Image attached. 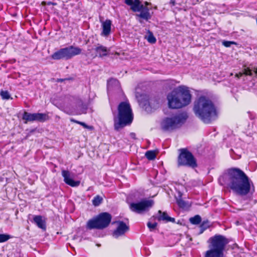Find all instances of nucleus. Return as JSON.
I'll list each match as a JSON object with an SVG mask.
<instances>
[{"mask_svg": "<svg viewBox=\"0 0 257 257\" xmlns=\"http://www.w3.org/2000/svg\"><path fill=\"white\" fill-rule=\"evenodd\" d=\"M221 179L231 190L238 194L245 195L254 190L252 181L239 169H229L227 174L220 178V181Z\"/></svg>", "mask_w": 257, "mask_h": 257, "instance_id": "nucleus-1", "label": "nucleus"}, {"mask_svg": "<svg viewBox=\"0 0 257 257\" xmlns=\"http://www.w3.org/2000/svg\"><path fill=\"white\" fill-rule=\"evenodd\" d=\"M194 111L204 122L209 123L217 116V110L212 102L204 96L199 97L195 102Z\"/></svg>", "mask_w": 257, "mask_h": 257, "instance_id": "nucleus-2", "label": "nucleus"}, {"mask_svg": "<svg viewBox=\"0 0 257 257\" xmlns=\"http://www.w3.org/2000/svg\"><path fill=\"white\" fill-rule=\"evenodd\" d=\"M192 96L189 87L180 85L167 95L168 106L173 109L181 108L189 104Z\"/></svg>", "mask_w": 257, "mask_h": 257, "instance_id": "nucleus-3", "label": "nucleus"}, {"mask_svg": "<svg viewBox=\"0 0 257 257\" xmlns=\"http://www.w3.org/2000/svg\"><path fill=\"white\" fill-rule=\"evenodd\" d=\"M117 109V114L114 115V127L117 131L130 124L134 118L131 105L127 101L120 103Z\"/></svg>", "mask_w": 257, "mask_h": 257, "instance_id": "nucleus-4", "label": "nucleus"}, {"mask_svg": "<svg viewBox=\"0 0 257 257\" xmlns=\"http://www.w3.org/2000/svg\"><path fill=\"white\" fill-rule=\"evenodd\" d=\"M209 249L206 252L205 257H223V250L228 243L223 236L216 235L209 239Z\"/></svg>", "mask_w": 257, "mask_h": 257, "instance_id": "nucleus-5", "label": "nucleus"}, {"mask_svg": "<svg viewBox=\"0 0 257 257\" xmlns=\"http://www.w3.org/2000/svg\"><path fill=\"white\" fill-rule=\"evenodd\" d=\"M187 117V114L185 112L165 117L161 122V128L164 131H169L178 128L185 122Z\"/></svg>", "mask_w": 257, "mask_h": 257, "instance_id": "nucleus-6", "label": "nucleus"}, {"mask_svg": "<svg viewBox=\"0 0 257 257\" xmlns=\"http://www.w3.org/2000/svg\"><path fill=\"white\" fill-rule=\"evenodd\" d=\"M111 219V216L110 214L107 212L101 213L87 222V228L89 229H103L109 225Z\"/></svg>", "mask_w": 257, "mask_h": 257, "instance_id": "nucleus-7", "label": "nucleus"}, {"mask_svg": "<svg viewBox=\"0 0 257 257\" xmlns=\"http://www.w3.org/2000/svg\"><path fill=\"white\" fill-rule=\"evenodd\" d=\"M81 53V49L77 47L71 46L68 47L60 49L55 52L51 57L54 60L65 59H70L73 57L78 55Z\"/></svg>", "mask_w": 257, "mask_h": 257, "instance_id": "nucleus-8", "label": "nucleus"}, {"mask_svg": "<svg viewBox=\"0 0 257 257\" xmlns=\"http://www.w3.org/2000/svg\"><path fill=\"white\" fill-rule=\"evenodd\" d=\"M154 201L151 199H144L140 202L130 204V209L136 213L143 214L148 211L153 206Z\"/></svg>", "mask_w": 257, "mask_h": 257, "instance_id": "nucleus-9", "label": "nucleus"}, {"mask_svg": "<svg viewBox=\"0 0 257 257\" xmlns=\"http://www.w3.org/2000/svg\"><path fill=\"white\" fill-rule=\"evenodd\" d=\"M179 166H187L192 168L197 166L196 160L193 155L186 149L181 150L178 159Z\"/></svg>", "mask_w": 257, "mask_h": 257, "instance_id": "nucleus-10", "label": "nucleus"}, {"mask_svg": "<svg viewBox=\"0 0 257 257\" xmlns=\"http://www.w3.org/2000/svg\"><path fill=\"white\" fill-rule=\"evenodd\" d=\"M136 97L138 99L140 105H141L146 111L151 112L153 109H155L159 106V103L157 101L155 100H145L144 101L139 97V95L137 94Z\"/></svg>", "mask_w": 257, "mask_h": 257, "instance_id": "nucleus-11", "label": "nucleus"}, {"mask_svg": "<svg viewBox=\"0 0 257 257\" xmlns=\"http://www.w3.org/2000/svg\"><path fill=\"white\" fill-rule=\"evenodd\" d=\"M116 229L112 233V236L115 238L123 235L128 230V226L122 221H117Z\"/></svg>", "mask_w": 257, "mask_h": 257, "instance_id": "nucleus-12", "label": "nucleus"}, {"mask_svg": "<svg viewBox=\"0 0 257 257\" xmlns=\"http://www.w3.org/2000/svg\"><path fill=\"white\" fill-rule=\"evenodd\" d=\"M62 175L64 178V181L67 185L74 187L78 186L80 184V181L73 180V175L68 171L63 170Z\"/></svg>", "mask_w": 257, "mask_h": 257, "instance_id": "nucleus-13", "label": "nucleus"}, {"mask_svg": "<svg viewBox=\"0 0 257 257\" xmlns=\"http://www.w3.org/2000/svg\"><path fill=\"white\" fill-rule=\"evenodd\" d=\"M125 3L131 7V10L134 12L140 11L143 6L139 0H125Z\"/></svg>", "mask_w": 257, "mask_h": 257, "instance_id": "nucleus-14", "label": "nucleus"}, {"mask_svg": "<svg viewBox=\"0 0 257 257\" xmlns=\"http://www.w3.org/2000/svg\"><path fill=\"white\" fill-rule=\"evenodd\" d=\"M102 31L101 33V36L107 37L111 32V21L109 20H106L101 22Z\"/></svg>", "mask_w": 257, "mask_h": 257, "instance_id": "nucleus-15", "label": "nucleus"}, {"mask_svg": "<svg viewBox=\"0 0 257 257\" xmlns=\"http://www.w3.org/2000/svg\"><path fill=\"white\" fill-rule=\"evenodd\" d=\"M34 221L38 227L43 230L46 229V221L45 219L41 215H36L34 217Z\"/></svg>", "mask_w": 257, "mask_h": 257, "instance_id": "nucleus-16", "label": "nucleus"}, {"mask_svg": "<svg viewBox=\"0 0 257 257\" xmlns=\"http://www.w3.org/2000/svg\"><path fill=\"white\" fill-rule=\"evenodd\" d=\"M140 14L138 15L140 18L148 21L151 18V15L149 13V9L146 7L143 6V8H141V10L139 11Z\"/></svg>", "mask_w": 257, "mask_h": 257, "instance_id": "nucleus-17", "label": "nucleus"}, {"mask_svg": "<svg viewBox=\"0 0 257 257\" xmlns=\"http://www.w3.org/2000/svg\"><path fill=\"white\" fill-rule=\"evenodd\" d=\"M159 215L158 216V219L165 222H175V218H172L168 216L165 212H162L159 210L158 212Z\"/></svg>", "mask_w": 257, "mask_h": 257, "instance_id": "nucleus-18", "label": "nucleus"}, {"mask_svg": "<svg viewBox=\"0 0 257 257\" xmlns=\"http://www.w3.org/2000/svg\"><path fill=\"white\" fill-rule=\"evenodd\" d=\"M95 51L99 54L100 57H102L107 55L108 50L106 47L102 45H98L95 48Z\"/></svg>", "mask_w": 257, "mask_h": 257, "instance_id": "nucleus-19", "label": "nucleus"}, {"mask_svg": "<svg viewBox=\"0 0 257 257\" xmlns=\"http://www.w3.org/2000/svg\"><path fill=\"white\" fill-rule=\"evenodd\" d=\"M34 121H44L48 119V116L46 113H35Z\"/></svg>", "mask_w": 257, "mask_h": 257, "instance_id": "nucleus-20", "label": "nucleus"}, {"mask_svg": "<svg viewBox=\"0 0 257 257\" xmlns=\"http://www.w3.org/2000/svg\"><path fill=\"white\" fill-rule=\"evenodd\" d=\"M119 83L116 79L111 78L107 81V87L108 89H112L113 87L119 88Z\"/></svg>", "mask_w": 257, "mask_h": 257, "instance_id": "nucleus-21", "label": "nucleus"}, {"mask_svg": "<svg viewBox=\"0 0 257 257\" xmlns=\"http://www.w3.org/2000/svg\"><path fill=\"white\" fill-rule=\"evenodd\" d=\"M145 38L150 43L154 44L156 42V39L153 34L150 31H148L147 35H146Z\"/></svg>", "mask_w": 257, "mask_h": 257, "instance_id": "nucleus-22", "label": "nucleus"}, {"mask_svg": "<svg viewBox=\"0 0 257 257\" xmlns=\"http://www.w3.org/2000/svg\"><path fill=\"white\" fill-rule=\"evenodd\" d=\"M34 113L25 112L23 114V119L25 120L26 121H34Z\"/></svg>", "mask_w": 257, "mask_h": 257, "instance_id": "nucleus-23", "label": "nucleus"}, {"mask_svg": "<svg viewBox=\"0 0 257 257\" xmlns=\"http://www.w3.org/2000/svg\"><path fill=\"white\" fill-rule=\"evenodd\" d=\"M243 74L245 75H251L252 72L251 70H250L248 68H244L242 72H239L236 74L235 77L239 78L241 77Z\"/></svg>", "mask_w": 257, "mask_h": 257, "instance_id": "nucleus-24", "label": "nucleus"}, {"mask_svg": "<svg viewBox=\"0 0 257 257\" xmlns=\"http://www.w3.org/2000/svg\"><path fill=\"white\" fill-rule=\"evenodd\" d=\"M102 200L103 199L101 197L97 195L92 200V204L95 206H98L101 203Z\"/></svg>", "mask_w": 257, "mask_h": 257, "instance_id": "nucleus-25", "label": "nucleus"}, {"mask_svg": "<svg viewBox=\"0 0 257 257\" xmlns=\"http://www.w3.org/2000/svg\"><path fill=\"white\" fill-rule=\"evenodd\" d=\"M146 157L148 159L150 160H152L155 159L156 157V154L155 151H148L146 153Z\"/></svg>", "mask_w": 257, "mask_h": 257, "instance_id": "nucleus-26", "label": "nucleus"}, {"mask_svg": "<svg viewBox=\"0 0 257 257\" xmlns=\"http://www.w3.org/2000/svg\"><path fill=\"white\" fill-rule=\"evenodd\" d=\"M0 95L3 99L8 100L10 98L12 99L9 92L7 90H2L0 92Z\"/></svg>", "mask_w": 257, "mask_h": 257, "instance_id": "nucleus-27", "label": "nucleus"}, {"mask_svg": "<svg viewBox=\"0 0 257 257\" xmlns=\"http://www.w3.org/2000/svg\"><path fill=\"white\" fill-rule=\"evenodd\" d=\"M201 221V218L199 215H196L194 217L190 218V222L193 224H198L200 223Z\"/></svg>", "mask_w": 257, "mask_h": 257, "instance_id": "nucleus-28", "label": "nucleus"}, {"mask_svg": "<svg viewBox=\"0 0 257 257\" xmlns=\"http://www.w3.org/2000/svg\"><path fill=\"white\" fill-rule=\"evenodd\" d=\"M10 235L8 234H0V242L7 241L10 238Z\"/></svg>", "mask_w": 257, "mask_h": 257, "instance_id": "nucleus-29", "label": "nucleus"}, {"mask_svg": "<svg viewBox=\"0 0 257 257\" xmlns=\"http://www.w3.org/2000/svg\"><path fill=\"white\" fill-rule=\"evenodd\" d=\"M157 224L156 222L151 223L150 222H149L147 224L148 227L149 228L150 230H154L157 226Z\"/></svg>", "mask_w": 257, "mask_h": 257, "instance_id": "nucleus-30", "label": "nucleus"}, {"mask_svg": "<svg viewBox=\"0 0 257 257\" xmlns=\"http://www.w3.org/2000/svg\"><path fill=\"white\" fill-rule=\"evenodd\" d=\"M178 205L182 208H184L186 206L185 202L182 200H179L177 201Z\"/></svg>", "mask_w": 257, "mask_h": 257, "instance_id": "nucleus-31", "label": "nucleus"}, {"mask_svg": "<svg viewBox=\"0 0 257 257\" xmlns=\"http://www.w3.org/2000/svg\"><path fill=\"white\" fill-rule=\"evenodd\" d=\"M234 43L232 41H223L222 43L223 45L226 47H229L231 44Z\"/></svg>", "mask_w": 257, "mask_h": 257, "instance_id": "nucleus-32", "label": "nucleus"}, {"mask_svg": "<svg viewBox=\"0 0 257 257\" xmlns=\"http://www.w3.org/2000/svg\"><path fill=\"white\" fill-rule=\"evenodd\" d=\"M86 106H85V107H83V108L80 110L78 114H80L82 113H85L86 112Z\"/></svg>", "mask_w": 257, "mask_h": 257, "instance_id": "nucleus-33", "label": "nucleus"}, {"mask_svg": "<svg viewBox=\"0 0 257 257\" xmlns=\"http://www.w3.org/2000/svg\"><path fill=\"white\" fill-rule=\"evenodd\" d=\"M80 124L82 126H83L84 128L91 129V127L87 125L86 124H85L84 122H82L81 123H80Z\"/></svg>", "mask_w": 257, "mask_h": 257, "instance_id": "nucleus-34", "label": "nucleus"}, {"mask_svg": "<svg viewBox=\"0 0 257 257\" xmlns=\"http://www.w3.org/2000/svg\"><path fill=\"white\" fill-rule=\"evenodd\" d=\"M70 121L71 122H75V123H78V124H80V123H81L82 122L81 121H78V120H76L73 118H71L70 119Z\"/></svg>", "mask_w": 257, "mask_h": 257, "instance_id": "nucleus-35", "label": "nucleus"}, {"mask_svg": "<svg viewBox=\"0 0 257 257\" xmlns=\"http://www.w3.org/2000/svg\"><path fill=\"white\" fill-rule=\"evenodd\" d=\"M70 121L71 122H75V123H78V124H80V123H81L82 122L81 121H78V120H76L73 118H71L70 119Z\"/></svg>", "mask_w": 257, "mask_h": 257, "instance_id": "nucleus-36", "label": "nucleus"}, {"mask_svg": "<svg viewBox=\"0 0 257 257\" xmlns=\"http://www.w3.org/2000/svg\"><path fill=\"white\" fill-rule=\"evenodd\" d=\"M255 73L257 74V68H256L254 70Z\"/></svg>", "mask_w": 257, "mask_h": 257, "instance_id": "nucleus-37", "label": "nucleus"}, {"mask_svg": "<svg viewBox=\"0 0 257 257\" xmlns=\"http://www.w3.org/2000/svg\"><path fill=\"white\" fill-rule=\"evenodd\" d=\"M141 97H143V99H144V98H145V97H146V96H145V95H141Z\"/></svg>", "mask_w": 257, "mask_h": 257, "instance_id": "nucleus-38", "label": "nucleus"}, {"mask_svg": "<svg viewBox=\"0 0 257 257\" xmlns=\"http://www.w3.org/2000/svg\"><path fill=\"white\" fill-rule=\"evenodd\" d=\"M145 4H146V6H147V5H149V3H148V2H146V3H145Z\"/></svg>", "mask_w": 257, "mask_h": 257, "instance_id": "nucleus-39", "label": "nucleus"}]
</instances>
